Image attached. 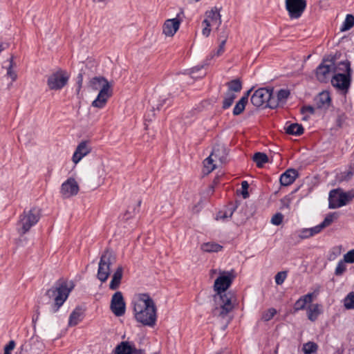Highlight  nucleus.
Here are the masks:
<instances>
[{
    "instance_id": "obj_3",
    "label": "nucleus",
    "mask_w": 354,
    "mask_h": 354,
    "mask_svg": "<svg viewBox=\"0 0 354 354\" xmlns=\"http://www.w3.org/2000/svg\"><path fill=\"white\" fill-rule=\"evenodd\" d=\"M90 85L93 90L100 91L97 97L92 102V106L102 109L112 95L111 84L105 78L97 77L91 80Z\"/></svg>"
},
{
    "instance_id": "obj_1",
    "label": "nucleus",
    "mask_w": 354,
    "mask_h": 354,
    "mask_svg": "<svg viewBox=\"0 0 354 354\" xmlns=\"http://www.w3.org/2000/svg\"><path fill=\"white\" fill-rule=\"evenodd\" d=\"M218 274L214 283V289L216 293L214 296L215 307L213 313L215 316L225 318L233 310L236 304L234 296L231 292H226L234 276L232 272L220 270Z\"/></svg>"
},
{
    "instance_id": "obj_19",
    "label": "nucleus",
    "mask_w": 354,
    "mask_h": 354,
    "mask_svg": "<svg viewBox=\"0 0 354 354\" xmlns=\"http://www.w3.org/2000/svg\"><path fill=\"white\" fill-rule=\"evenodd\" d=\"M212 155L217 163H225L227 161V150L224 145H217L212 151Z\"/></svg>"
},
{
    "instance_id": "obj_59",
    "label": "nucleus",
    "mask_w": 354,
    "mask_h": 354,
    "mask_svg": "<svg viewBox=\"0 0 354 354\" xmlns=\"http://www.w3.org/2000/svg\"><path fill=\"white\" fill-rule=\"evenodd\" d=\"M199 70V68H192V73L194 72L195 71H198Z\"/></svg>"
},
{
    "instance_id": "obj_55",
    "label": "nucleus",
    "mask_w": 354,
    "mask_h": 354,
    "mask_svg": "<svg viewBox=\"0 0 354 354\" xmlns=\"http://www.w3.org/2000/svg\"><path fill=\"white\" fill-rule=\"evenodd\" d=\"M218 272L219 270H217L216 269H212L210 271H209V277L211 278H213L214 277L215 274H218Z\"/></svg>"
},
{
    "instance_id": "obj_40",
    "label": "nucleus",
    "mask_w": 354,
    "mask_h": 354,
    "mask_svg": "<svg viewBox=\"0 0 354 354\" xmlns=\"http://www.w3.org/2000/svg\"><path fill=\"white\" fill-rule=\"evenodd\" d=\"M354 26V17L352 15H347L341 27L342 31H346Z\"/></svg>"
},
{
    "instance_id": "obj_29",
    "label": "nucleus",
    "mask_w": 354,
    "mask_h": 354,
    "mask_svg": "<svg viewBox=\"0 0 354 354\" xmlns=\"http://www.w3.org/2000/svg\"><path fill=\"white\" fill-rule=\"evenodd\" d=\"M235 210V207L234 205H230L221 211L216 215V220L225 221L226 219L230 218Z\"/></svg>"
},
{
    "instance_id": "obj_18",
    "label": "nucleus",
    "mask_w": 354,
    "mask_h": 354,
    "mask_svg": "<svg viewBox=\"0 0 354 354\" xmlns=\"http://www.w3.org/2000/svg\"><path fill=\"white\" fill-rule=\"evenodd\" d=\"M333 73L335 74H341L342 75H351L353 71L351 67V63L348 60L339 62L338 63H335L333 61Z\"/></svg>"
},
{
    "instance_id": "obj_15",
    "label": "nucleus",
    "mask_w": 354,
    "mask_h": 354,
    "mask_svg": "<svg viewBox=\"0 0 354 354\" xmlns=\"http://www.w3.org/2000/svg\"><path fill=\"white\" fill-rule=\"evenodd\" d=\"M351 75L335 74L331 78V83L334 87L346 91L351 85Z\"/></svg>"
},
{
    "instance_id": "obj_56",
    "label": "nucleus",
    "mask_w": 354,
    "mask_h": 354,
    "mask_svg": "<svg viewBox=\"0 0 354 354\" xmlns=\"http://www.w3.org/2000/svg\"><path fill=\"white\" fill-rule=\"evenodd\" d=\"M5 49V47L3 44H0V53Z\"/></svg>"
},
{
    "instance_id": "obj_4",
    "label": "nucleus",
    "mask_w": 354,
    "mask_h": 354,
    "mask_svg": "<svg viewBox=\"0 0 354 354\" xmlns=\"http://www.w3.org/2000/svg\"><path fill=\"white\" fill-rule=\"evenodd\" d=\"M73 288V285L71 282H64L56 287H53L47 291L46 296L53 301L52 312L55 313L58 310L68 298Z\"/></svg>"
},
{
    "instance_id": "obj_61",
    "label": "nucleus",
    "mask_w": 354,
    "mask_h": 354,
    "mask_svg": "<svg viewBox=\"0 0 354 354\" xmlns=\"http://www.w3.org/2000/svg\"><path fill=\"white\" fill-rule=\"evenodd\" d=\"M98 1H104V0H97Z\"/></svg>"
},
{
    "instance_id": "obj_7",
    "label": "nucleus",
    "mask_w": 354,
    "mask_h": 354,
    "mask_svg": "<svg viewBox=\"0 0 354 354\" xmlns=\"http://www.w3.org/2000/svg\"><path fill=\"white\" fill-rule=\"evenodd\" d=\"M222 23L220 8L214 7L205 13V19L202 21V35L208 37L211 33L212 28H218Z\"/></svg>"
},
{
    "instance_id": "obj_20",
    "label": "nucleus",
    "mask_w": 354,
    "mask_h": 354,
    "mask_svg": "<svg viewBox=\"0 0 354 354\" xmlns=\"http://www.w3.org/2000/svg\"><path fill=\"white\" fill-rule=\"evenodd\" d=\"M330 94L327 91L320 93L315 98V105L317 109L326 110L330 105Z\"/></svg>"
},
{
    "instance_id": "obj_49",
    "label": "nucleus",
    "mask_w": 354,
    "mask_h": 354,
    "mask_svg": "<svg viewBox=\"0 0 354 354\" xmlns=\"http://www.w3.org/2000/svg\"><path fill=\"white\" fill-rule=\"evenodd\" d=\"M248 209V206L247 205H242L241 207V210L244 212V215L241 216L240 219L241 221L246 220L248 217L252 215V213H248L247 210Z\"/></svg>"
},
{
    "instance_id": "obj_38",
    "label": "nucleus",
    "mask_w": 354,
    "mask_h": 354,
    "mask_svg": "<svg viewBox=\"0 0 354 354\" xmlns=\"http://www.w3.org/2000/svg\"><path fill=\"white\" fill-rule=\"evenodd\" d=\"M344 306L346 309H354V292H349L344 299Z\"/></svg>"
},
{
    "instance_id": "obj_42",
    "label": "nucleus",
    "mask_w": 354,
    "mask_h": 354,
    "mask_svg": "<svg viewBox=\"0 0 354 354\" xmlns=\"http://www.w3.org/2000/svg\"><path fill=\"white\" fill-rule=\"evenodd\" d=\"M277 313V310L273 308H269L268 310H267L266 311H265L263 315H262V319L266 321V322H268L269 320H270Z\"/></svg>"
},
{
    "instance_id": "obj_53",
    "label": "nucleus",
    "mask_w": 354,
    "mask_h": 354,
    "mask_svg": "<svg viewBox=\"0 0 354 354\" xmlns=\"http://www.w3.org/2000/svg\"><path fill=\"white\" fill-rule=\"evenodd\" d=\"M301 112L303 113H308L310 114H313L315 112V108L312 106H304L301 109Z\"/></svg>"
},
{
    "instance_id": "obj_22",
    "label": "nucleus",
    "mask_w": 354,
    "mask_h": 354,
    "mask_svg": "<svg viewBox=\"0 0 354 354\" xmlns=\"http://www.w3.org/2000/svg\"><path fill=\"white\" fill-rule=\"evenodd\" d=\"M286 133L293 136H300L304 133V128L298 123L287 122L284 127Z\"/></svg>"
},
{
    "instance_id": "obj_57",
    "label": "nucleus",
    "mask_w": 354,
    "mask_h": 354,
    "mask_svg": "<svg viewBox=\"0 0 354 354\" xmlns=\"http://www.w3.org/2000/svg\"><path fill=\"white\" fill-rule=\"evenodd\" d=\"M158 97V93H155L153 96V100H155L156 99L157 97Z\"/></svg>"
},
{
    "instance_id": "obj_50",
    "label": "nucleus",
    "mask_w": 354,
    "mask_h": 354,
    "mask_svg": "<svg viewBox=\"0 0 354 354\" xmlns=\"http://www.w3.org/2000/svg\"><path fill=\"white\" fill-rule=\"evenodd\" d=\"M299 236L302 239L311 237L308 228H304L301 230L299 232Z\"/></svg>"
},
{
    "instance_id": "obj_10",
    "label": "nucleus",
    "mask_w": 354,
    "mask_h": 354,
    "mask_svg": "<svg viewBox=\"0 0 354 354\" xmlns=\"http://www.w3.org/2000/svg\"><path fill=\"white\" fill-rule=\"evenodd\" d=\"M68 79L67 72L59 70L48 77L47 84L51 90H60L67 84Z\"/></svg>"
},
{
    "instance_id": "obj_26",
    "label": "nucleus",
    "mask_w": 354,
    "mask_h": 354,
    "mask_svg": "<svg viewBox=\"0 0 354 354\" xmlns=\"http://www.w3.org/2000/svg\"><path fill=\"white\" fill-rule=\"evenodd\" d=\"M204 166V172L207 174L212 172L214 169H215L218 165L216 160L212 156V153L204 160L203 162Z\"/></svg>"
},
{
    "instance_id": "obj_6",
    "label": "nucleus",
    "mask_w": 354,
    "mask_h": 354,
    "mask_svg": "<svg viewBox=\"0 0 354 354\" xmlns=\"http://www.w3.org/2000/svg\"><path fill=\"white\" fill-rule=\"evenodd\" d=\"M250 101L257 107L268 106L274 109L277 106L275 97L272 96V90L266 88L255 91L251 96Z\"/></svg>"
},
{
    "instance_id": "obj_37",
    "label": "nucleus",
    "mask_w": 354,
    "mask_h": 354,
    "mask_svg": "<svg viewBox=\"0 0 354 354\" xmlns=\"http://www.w3.org/2000/svg\"><path fill=\"white\" fill-rule=\"evenodd\" d=\"M289 91L285 89H281L278 92L277 98H275V101L277 103V106L283 104L285 102L286 100L289 96Z\"/></svg>"
},
{
    "instance_id": "obj_25",
    "label": "nucleus",
    "mask_w": 354,
    "mask_h": 354,
    "mask_svg": "<svg viewBox=\"0 0 354 354\" xmlns=\"http://www.w3.org/2000/svg\"><path fill=\"white\" fill-rule=\"evenodd\" d=\"M322 313V306L318 304H310L307 308L308 318L312 321H315Z\"/></svg>"
},
{
    "instance_id": "obj_31",
    "label": "nucleus",
    "mask_w": 354,
    "mask_h": 354,
    "mask_svg": "<svg viewBox=\"0 0 354 354\" xmlns=\"http://www.w3.org/2000/svg\"><path fill=\"white\" fill-rule=\"evenodd\" d=\"M133 347L127 342H122L116 348V354H131Z\"/></svg>"
},
{
    "instance_id": "obj_12",
    "label": "nucleus",
    "mask_w": 354,
    "mask_h": 354,
    "mask_svg": "<svg viewBox=\"0 0 354 354\" xmlns=\"http://www.w3.org/2000/svg\"><path fill=\"white\" fill-rule=\"evenodd\" d=\"M333 59H326L316 69V77L321 82H327L333 73Z\"/></svg>"
},
{
    "instance_id": "obj_33",
    "label": "nucleus",
    "mask_w": 354,
    "mask_h": 354,
    "mask_svg": "<svg viewBox=\"0 0 354 354\" xmlns=\"http://www.w3.org/2000/svg\"><path fill=\"white\" fill-rule=\"evenodd\" d=\"M253 160L256 162L257 167H261L263 164L268 161V158L266 154L257 152L254 155Z\"/></svg>"
},
{
    "instance_id": "obj_28",
    "label": "nucleus",
    "mask_w": 354,
    "mask_h": 354,
    "mask_svg": "<svg viewBox=\"0 0 354 354\" xmlns=\"http://www.w3.org/2000/svg\"><path fill=\"white\" fill-rule=\"evenodd\" d=\"M8 62V65L5 66L6 68V76L13 82L17 79V74L14 70V68L16 67V64L14 62L12 56L10 58Z\"/></svg>"
},
{
    "instance_id": "obj_11",
    "label": "nucleus",
    "mask_w": 354,
    "mask_h": 354,
    "mask_svg": "<svg viewBox=\"0 0 354 354\" xmlns=\"http://www.w3.org/2000/svg\"><path fill=\"white\" fill-rule=\"evenodd\" d=\"M285 6L290 19H299L306 8V0H285Z\"/></svg>"
},
{
    "instance_id": "obj_2",
    "label": "nucleus",
    "mask_w": 354,
    "mask_h": 354,
    "mask_svg": "<svg viewBox=\"0 0 354 354\" xmlns=\"http://www.w3.org/2000/svg\"><path fill=\"white\" fill-rule=\"evenodd\" d=\"M135 319L144 326H153L157 319V308L149 295H136L133 301Z\"/></svg>"
},
{
    "instance_id": "obj_43",
    "label": "nucleus",
    "mask_w": 354,
    "mask_h": 354,
    "mask_svg": "<svg viewBox=\"0 0 354 354\" xmlns=\"http://www.w3.org/2000/svg\"><path fill=\"white\" fill-rule=\"evenodd\" d=\"M346 262H344V260L338 262L335 271L336 275H342L345 272L346 269Z\"/></svg>"
},
{
    "instance_id": "obj_23",
    "label": "nucleus",
    "mask_w": 354,
    "mask_h": 354,
    "mask_svg": "<svg viewBox=\"0 0 354 354\" xmlns=\"http://www.w3.org/2000/svg\"><path fill=\"white\" fill-rule=\"evenodd\" d=\"M123 274V268L122 266H118L115 271L114 272L112 279L109 284V288L111 290L117 289L121 282V279L122 278Z\"/></svg>"
},
{
    "instance_id": "obj_34",
    "label": "nucleus",
    "mask_w": 354,
    "mask_h": 354,
    "mask_svg": "<svg viewBox=\"0 0 354 354\" xmlns=\"http://www.w3.org/2000/svg\"><path fill=\"white\" fill-rule=\"evenodd\" d=\"M222 37H223V39L221 40L219 46H218V48L217 49V50L216 52H214L213 53H212L209 55V57L211 58H213L214 57H218L223 53V52L225 50V43L227 41V34H224L222 36Z\"/></svg>"
},
{
    "instance_id": "obj_5",
    "label": "nucleus",
    "mask_w": 354,
    "mask_h": 354,
    "mask_svg": "<svg viewBox=\"0 0 354 354\" xmlns=\"http://www.w3.org/2000/svg\"><path fill=\"white\" fill-rule=\"evenodd\" d=\"M40 212L37 207L25 209L20 215L17 223V230L21 234L28 232L39 220Z\"/></svg>"
},
{
    "instance_id": "obj_27",
    "label": "nucleus",
    "mask_w": 354,
    "mask_h": 354,
    "mask_svg": "<svg viewBox=\"0 0 354 354\" xmlns=\"http://www.w3.org/2000/svg\"><path fill=\"white\" fill-rule=\"evenodd\" d=\"M313 301V294H307L299 298L295 304L294 308L295 310H300L305 308L306 305Z\"/></svg>"
},
{
    "instance_id": "obj_52",
    "label": "nucleus",
    "mask_w": 354,
    "mask_h": 354,
    "mask_svg": "<svg viewBox=\"0 0 354 354\" xmlns=\"http://www.w3.org/2000/svg\"><path fill=\"white\" fill-rule=\"evenodd\" d=\"M241 187H242V195L244 198H246L248 196V189L249 187V185L247 181H243L241 183Z\"/></svg>"
},
{
    "instance_id": "obj_16",
    "label": "nucleus",
    "mask_w": 354,
    "mask_h": 354,
    "mask_svg": "<svg viewBox=\"0 0 354 354\" xmlns=\"http://www.w3.org/2000/svg\"><path fill=\"white\" fill-rule=\"evenodd\" d=\"M91 151V147L86 141L81 142L76 147L72 157V161L77 165L84 157Z\"/></svg>"
},
{
    "instance_id": "obj_54",
    "label": "nucleus",
    "mask_w": 354,
    "mask_h": 354,
    "mask_svg": "<svg viewBox=\"0 0 354 354\" xmlns=\"http://www.w3.org/2000/svg\"><path fill=\"white\" fill-rule=\"evenodd\" d=\"M344 120H345V116H344V115H339V116L338 117V119H337V124H338V125H339V127H341V126H342V124L343 122L344 121Z\"/></svg>"
},
{
    "instance_id": "obj_44",
    "label": "nucleus",
    "mask_w": 354,
    "mask_h": 354,
    "mask_svg": "<svg viewBox=\"0 0 354 354\" xmlns=\"http://www.w3.org/2000/svg\"><path fill=\"white\" fill-rule=\"evenodd\" d=\"M286 277H287V274H286V272H278L275 275V277H274L276 283L277 285L282 284L284 282Z\"/></svg>"
},
{
    "instance_id": "obj_41",
    "label": "nucleus",
    "mask_w": 354,
    "mask_h": 354,
    "mask_svg": "<svg viewBox=\"0 0 354 354\" xmlns=\"http://www.w3.org/2000/svg\"><path fill=\"white\" fill-rule=\"evenodd\" d=\"M241 82L239 80H234L228 83V91L239 92L241 89Z\"/></svg>"
},
{
    "instance_id": "obj_30",
    "label": "nucleus",
    "mask_w": 354,
    "mask_h": 354,
    "mask_svg": "<svg viewBox=\"0 0 354 354\" xmlns=\"http://www.w3.org/2000/svg\"><path fill=\"white\" fill-rule=\"evenodd\" d=\"M221 249V245L212 242L205 243L201 245V250L206 252H217Z\"/></svg>"
},
{
    "instance_id": "obj_17",
    "label": "nucleus",
    "mask_w": 354,
    "mask_h": 354,
    "mask_svg": "<svg viewBox=\"0 0 354 354\" xmlns=\"http://www.w3.org/2000/svg\"><path fill=\"white\" fill-rule=\"evenodd\" d=\"M180 21L178 18L167 19L162 26V33L166 37H172L178 30Z\"/></svg>"
},
{
    "instance_id": "obj_24",
    "label": "nucleus",
    "mask_w": 354,
    "mask_h": 354,
    "mask_svg": "<svg viewBox=\"0 0 354 354\" xmlns=\"http://www.w3.org/2000/svg\"><path fill=\"white\" fill-rule=\"evenodd\" d=\"M252 89H250L247 91V93L240 99V100L236 104L234 110L233 114L234 115H238L241 114L245 109V105L248 101V97L251 92Z\"/></svg>"
},
{
    "instance_id": "obj_47",
    "label": "nucleus",
    "mask_w": 354,
    "mask_h": 354,
    "mask_svg": "<svg viewBox=\"0 0 354 354\" xmlns=\"http://www.w3.org/2000/svg\"><path fill=\"white\" fill-rule=\"evenodd\" d=\"M292 200V196L291 195H288V196H286L285 197H283L281 200L282 208L288 209L290 207Z\"/></svg>"
},
{
    "instance_id": "obj_62",
    "label": "nucleus",
    "mask_w": 354,
    "mask_h": 354,
    "mask_svg": "<svg viewBox=\"0 0 354 354\" xmlns=\"http://www.w3.org/2000/svg\"><path fill=\"white\" fill-rule=\"evenodd\" d=\"M216 354H221L220 353H216Z\"/></svg>"
},
{
    "instance_id": "obj_8",
    "label": "nucleus",
    "mask_w": 354,
    "mask_h": 354,
    "mask_svg": "<svg viewBox=\"0 0 354 354\" xmlns=\"http://www.w3.org/2000/svg\"><path fill=\"white\" fill-rule=\"evenodd\" d=\"M354 198V192H345L341 189H333L329 193L328 207L337 209L346 205Z\"/></svg>"
},
{
    "instance_id": "obj_21",
    "label": "nucleus",
    "mask_w": 354,
    "mask_h": 354,
    "mask_svg": "<svg viewBox=\"0 0 354 354\" xmlns=\"http://www.w3.org/2000/svg\"><path fill=\"white\" fill-rule=\"evenodd\" d=\"M297 171L295 169H290L286 170L280 176V183L283 186L291 185L297 177Z\"/></svg>"
},
{
    "instance_id": "obj_36",
    "label": "nucleus",
    "mask_w": 354,
    "mask_h": 354,
    "mask_svg": "<svg viewBox=\"0 0 354 354\" xmlns=\"http://www.w3.org/2000/svg\"><path fill=\"white\" fill-rule=\"evenodd\" d=\"M236 95L234 93L231 91H227L225 94V98L223 100V108L227 109L229 108L233 103L234 99L236 98Z\"/></svg>"
},
{
    "instance_id": "obj_9",
    "label": "nucleus",
    "mask_w": 354,
    "mask_h": 354,
    "mask_svg": "<svg viewBox=\"0 0 354 354\" xmlns=\"http://www.w3.org/2000/svg\"><path fill=\"white\" fill-rule=\"evenodd\" d=\"M115 262V257L110 251H105L100 258L97 274V279L105 282L110 275V267Z\"/></svg>"
},
{
    "instance_id": "obj_58",
    "label": "nucleus",
    "mask_w": 354,
    "mask_h": 354,
    "mask_svg": "<svg viewBox=\"0 0 354 354\" xmlns=\"http://www.w3.org/2000/svg\"><path fill=\"white\" fill-rule=\"evenodd\" d=\"M162 104H163V102H162V103H161V104H158V105L156 106V108H157L158 109H160V107L162 105Z\"/></svg>"
},
{
    "instance_id": "obj_14",
    "label": "nucleus",
    "mask_w": 354,
    "mask_h": 354,
    "mask_svg": "<svg viewBox=\"0 0 354 354\" xmlns=\"http://www.w3.org/2000/svg\"><path fill=\"white\" fill-rule=\"evenodd\" d=\"M111 309L113 313L117 317L122 316L124 314L126 305L121 292H116L112 296Z\"/></svg>"
},
{
    "instance_id": "obj_48",
    "label": "nucleus",
    "mask_w": 354,
    "mask_h": 354,
    "mask_svg": "<svg viewBox=\"0 0 354 354\" xmlns=\"http://www.w3.org/2000/svg\"><path fill=\"white\" fill-rule=\"evenodd\" d=\"M15 347V342L13 340L9 342V343L4 347V353L3 354H10L11 351Z\"/></svg>"
},
{
    "instance_id": "obj_35",
    "label": "nucleus",
    "mask_w": 354,
    "mask_h": 354,
    "mask_svg": "<svg viewBox=\"0 0 354 354\" xmlns=\"http://www.w3.org/2000/svg\"><path fill=\"white\" fill-rule=\"evenodd\" d=\"M81 320V313L80 310H75L71 313L69 317L68 325L73 326L77 325Z\"/></svg>"
},
{
    "instance_id": "obj_32",
    "label": "nucleus",
    "mask_w": 354,
    "mask_h": 354,
    "mask_svg": "<svg viewBox=\"0 0 354 354\" xmlns=\"http://www.w3.org/2000/svg\"><path fill=\"white\" fill-rule=\"evenodd\" d=\"M318 346L313 342H308L303 345L302 351L304 354H316Z\"/></svg>"
},
{
    "instance_id": "obj_13",
    "label": "nucleus",
    "mask_w": 354,
    "mask_h": 354,
    "mask_svg": "<svg viewBox=\"0 0 354 354\" xmlns=\"http://www.w3.org/2000/svg\"><path fill=\"white\" fill-rule=\"evenodd\" d=\"M80 191V186L73 177L66 179L61 185L60 194L64 198H69L76 196Z\"/></svg>"
},
{
    "instance_id": "obj_45",
    "label": "nucleus",
    "mask_w": 354,
    "mask_h": 354,
    "mask_svg": "<svg viewBox=\"0 0 354 354\" xmlns=\"http://www.w3.org/2000/svg\"><path fill=\"white\" fill-rule=\"evenodd\" d=\"M283 219V216L281 213L274 214L271 218V223L274 225H279Z\"/></svg>"
},
{
    "instance_id": "obj_51",
    "label": "nucleus",
    "mask_w": 354,
    "mask_h": 354,
    "mask_svg": "<svg viewBox=\"0 0 354 354\" xmlns=\"http://www.w3.org/2000/svg\"><path fill=\"white\" fill-rule=\"evenodd\" d=\"M308 230H309V232H310V236H313L319 233L323 230V227L319 224V225H318L317 226H315L313 227L308 228Z\"/></svg>"
},
{
    "instance_id": "obj_46",
    "label": "nucleus",
    "mask_w": 354,
    "mask_h": 354,
    "mask_svg": "<svg viewBox=\"0 0 354 354\" xmlns=\"http://www.w3.org/2000/svg\"><path fill=\"white\" fill-rule=\"evenodd\" d=\"M344 262L354 263V249L349 250L344 255Z\"/></svg>"
},
{
    "instance_id": "obj_39",
    "label": "nucleus",
    "mask_w": 354,
    "mask_h": 354,
    "mask_svg": "<svg viewBox=\"0 0 354 354\" xmlns=\"http://www.w3.org/2000/svg\"><path fill=\"white\" fill-rule=\"evenodd\" d=\"M338 218V214L336 212L330 213L325 217L324 220L320 225L324 228L329 226L335 220Z\"/></svg>"
},
{
    "instance_id": "obj_60",
    "label": "nucleus",
    "mask_w": 354,
    "mask_h": 354,
    "mask_svg": "<svg viewBox=\"0 0 354 354\" xmlns=\"http://www.w3.org/2000/svg\"><path fill=\"white\" fill-rule=\"evenodd\" d=\"M78 84H80V86H81V81L78 82Z\"/></svg>"
}]
</instances>
